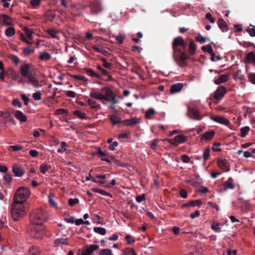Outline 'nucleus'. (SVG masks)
Masks as SVG:
<instances>
[{
  "instance_id": "obj_30",
  "label": "nucleus",
  "mask_w": 255,
  "mask_h": 255,
  "mask_svg": "<svg viewBox=\"0 0 255 255\" xmlns=\"http://www.w3.org/2000/svg\"><path fill=\"white\" fill-rule=\"evenodd\" d=\"M188 51L191 55H193L196 51V46L194 41L191 40L188 47Z\"/></svg>"
},
{
  "instance_id": "obj_35",
  "label": "nucleus",
  "mask_w": 255,
  "mask_h": 255,
  "mask_svg": "<svg viewBox=\"0 0 255 255\" xmlns=\"http://www.w3.org/2000/svg\"><path fill=\"white\" fill-rule=\"evenodd\" d=\"M28 81L35 87H40L41 86L39 81L32 75L27 78Z\"/></svg>"
},
{
  "instance_id": "obj_53",
  "label": "nucleus",
  "mask_w": 255,
  "mask_h": 255,
  "mask_svg": "<svg viewBox=\"0 0 255 255\" xmlns=\"http://www.w3.org/2000/svg\"><path fill=\"white\" fill-rule=\"evenodd\" d=\"M56 114L57 115H61L63 116H66L68 115V112L64 109H59L56 111Z\"/></svg>"
},
{
  "instance_id": "obj_61",
  "label": "nucleus",
  "mask_w": 255,
  "mask_h": 255,
  "mask_svg": "<svg viewBox=\"0 0 255 255\" xmlns=\"http://www.w3.org/2000/svg\"><path fill=\"white\" fill-rule=\"evenodd\" d=\"M12 105L14 106H17L18 108L22 107V103L20 102L18 99H14L12 101Z\"/></svg>"
},
{
  "instance_id": "obj_39",
  "label": "nucleus",
  "mask_w": 255,
  "mask_h": 255,
  "mask_svg": "<svg viewBox=\"0 0 255 255\" xmlns=\"http://www.w3.org/2000/svg\"><path fill=\"white\" fill-rule=\"evenodd\" d=\"M34 52V49L30 47H26L23 48L22 54L24 56H28Z\"/></svg>"
},
{
  "instance_id": "obj_37",
  "label": "nucleus",
  "mask_w": 255,
  "mask_h": 255,
  "mask_svg": "<svg viewBox=\"0 0 255 255\" xmlns=\"http://www.w3.org/2000/svg\"><path fill=\"white\" fill-rule=\"evenodd\" d=\"M101 60L102 62V66L109 70H111L113 68V64L111 63L108 62L106 58H102Z\"/></svg>"
},
{
  "instance_id": "obj_21",
  "label": "nucleus",
  "mask_w": 255,
  "mask_h": 255,
  "mask_svg": "<svg viewBox=\"0 0 255 255\" xmlns=\"http://www.w3.org/2000/svg\"><path fill=\"white\" fill-rule=\"evenodd\" d=\"M97 68L98 71V73H97L98 74H100L101 75V78L102 76H105L108 77V79L110 80L111 79H112V76L109 74V72L107 70L103 68L102 65L98 64L97 66Z\"/></svg>"
},
{
  "instance_id": "obj_5",
  "label": "nucleus",
  "mask_w": 255,
  "mask_h": 255,
  "mask_svg": "<svg viewBox=\"0 0 255 255\" xmlns=\"http://www.w3.org/2000/svg\"><path fill=\"white\" fill-rule=\"evenodd\" d=\"M113 91L109 87H104L100 91H95L90 93V96L93 99L101 101H106L110 97Z\"/></svg>"
},
{
  "instance_id": "obj_59",
  "label": "nucleus",
  "mask_w": 255,
  "mask_h": 255,
  "mask_svg": "<svg viewBox=\"0 0 255 255\" xmlns=\"http://www.w3.org/2000/svg\"><path fill=\"white\" fill-rule=\"evenodd\" d=\"M129 134H130V132L128 131H127L125 132L120 133L118 137L119 138H122V139L128 138Z\"/></svg>"
},
{
  "instance_id": "obj_60",
  "label": "nucleus",
  "mask_w": 255,
  "mask_h": 255,
  "mask_svg": "<svg viewBox=\"0 0 255 255\" xmlns=\"http://www.w3.org/2000/svg\"><path fill=\"white\" fill-rule=\"evenodd\" d=\"M251 26H252V28H248L247 29V32L249 33L250 35L252 37L255 36V27L253 26V25H250Z\"/></svg>"
},
{
  "instance_id": "obj_14",
  "label": "nucleus",
  "mask_w": 255,
  "mask_h": 255,
  "mask_svg": "<svg viewBox=\"0 0 255 255\" xmlns=\"http://www.w3.org/2000/svg\"><path fill=\"white\" fill-rule=\"evenodd\" d=\"M12 114L14 117L21 123H25L27 121V118L25 115L19 110H12Z\"/></svg>"
},
{
  "instance_id": "obj_50",
  "label": "nucleus",
  "mask_w": 255,
  "mask_h": 255,
  "mask_svg": "<svg viewBox=\"0 0 255 255\" xmlns=\"http://www.w3.org/2000/svg\"><path fill=\"white\" fill-rule=\"evenodd\" d=\"M209 39L206 37H203L200 34L196 38V41L200 42L201 43H205L207 40H209Z\"/></svg>"
},
{
  "instance_id": "obj_20",
  "label": "nucleus",
  "mask_w": 255,
  "mask_h": 255,
  "mask_svg": "<svg viewBox=\"0 0 255 255\" xmlns=\"http://www.w3.org/2000/svg\"><path fill=\"white\" fill-rule=\"evenodd\" d=\"M140 123L139 119L133 118L130 119H126L122 121V123L127 126H133Z\"/></svg>"
},
{
  "instance_id": "obj_29",
  "label": "nucleus",
  "mask_w": 255,
  "mask_h": 255,
  "mask_svg": "<svg viewBox=\"0 0 255 255\" xmlns=\"http://www.w3.org/2000/svg\"><path fill=\"white\" fill-rule=\"evenodd\" d=\"M64 220L68 223L73 224L75 223L76 225L80 226V219L75 220L73 216L65 217H64Z\"/></svg>"
},
{
  "instance_id": "obj_28",
  "label": "nucleus",
  "mask_w": 255,
  "mask_h": 255,
  "mask_svg": "<svg viewBox=\"0 0 255 255\" xmlns=\"http://www.w3.org/2000/svg\"><path fill=\"white\" fill-rule=\"evenodd\" d=\"M109 119L113 125L122 123L120 117L117 114H114L110 116Z\"/></svg>"
},
{
  "instance_id": "obj_40",
  "label": "nucleus",
  "mask_w": 255,
  "mask_h": 255,
  "mask_svg": "<svg viewBox=\"0 0 255 255\" xmlns=\"http://www.w3.org/2000/svg\"><path fill=\"white\" fill-rule=\"evenodd\" d=\"M250 130V128L248 126L243 127L240 129L241 134L240 136L242 137H245L248 133Z\"/></svg>"
},
{
  "instance_id": "obj_44",
  "label": "nucleus",
  "mask_w": 255,
  "mask_h": 255,
  "mask_svg": "<svg viewBox=\"0 0 255 255\" xmlns=\"http://www.w3.org/2000/svg\"><path fill=\"white\" fill-rule=\"evenodd\" d=\"M99 248V245H90L89 246L87 247L86 250H88V252L92 254L95 251L98 249Z\"/></svg>"
},
{
  "instance_id": "obj_1",
  "label": "nucleus",
  "mask_w": 255,
  "mask_h": 255,
  "mask_svg": "<svg viewBox=\"0 0 255 255\" xmlns=\"http://www.w3.org/2000/svg\"><path fill=\"white\" fill-rule=\"evenodd\" d=\"M187 43L181 36L173 39L172 43V56L177 65L181 68L187 66L186 60L189 58L185 53Z\"/></svg>"
},
{
  "instance_id": "obj_11",
  "label": "nucleus",
  "mask_w": 255,
  "mask_h": 255,
  "mask_svg": "<svg viewBox=\"0 0 255 255\" xmlns=\"http://www.w3.org/2000/svg\"><path fill=\"white\" fill-rule=\"evenodd\" d=\"M187 115L191 119L193 120L200 121L202 119L199 112L193 108H188Z\"/></svg>"
},
{
  "instance_id": "obj_63",
  "label": "nucleus",
  "mask_w": 255,
  "mask_h": 255,
  "mask_svg": "<svg viewBox=\"0 0 255 255\" xmlns=\"http://www.w3.org/2000/svg\"><path fill=\"white\" fill-rule=\"evenodd\" d=\"M10 58L16 65H17L19 62V59L16 55H11Z\"/></svg>"
},
{
  "instance_id": "obj_34",
  "label": "nucleus",
  "mask_w": 255,
  "mask_h": 255,
  "mask_svg": "<svg viewBox=\"0 0 255 255\" xmlns=\"http://www.w3.org/2000/svg\"><path fill=\"white\" fill-rule=\"evenodd\" d=\"M53 197H54V194L52 193H49V194L48 196V202H49V205L51 207L56 209L58 208V204L54 200Z\"/></svg>"
},
{
  "instance_id": "obj_46",
  "label": "nucleus",
  "mask_w": 255,
  "mask_h": 255,
  "mask_svg": "<svg viewBox=\"0 0 255 255\" xmlns=\"http://www.w3.org/2000/svg\"><path fill=\"white\" fill-rule=\"evenodd\" d=\"M94 231L101 235H105L106 234V229L102 227H95Z\"/></svg>"
},
{
  "instance_id": "obj_24",
  "label": "nucleus",
  "mask_w": 255,
  "mask_h": 255,
  "mask_svg": "<svg viewBox=\"0 0 255 255\" xmlns=\"http://www.w3.org/2000/svg\"><path fill=\"white\" fill-rule=\"evenodd\" d=\"M183 87V84L181 83H178L173 84L170 88V91L172 94L176 93L180 91Z\"/></svg>"
},
{
  "instance_id": "obj_38",
  "label": "nucleus",
  "mask_w": 255,
  "mask_h": 255,
  "mask_svg": "<svg viewBox=\"0 0 255 255\" xmlns=\"http://www.w3.org/2000/svg\"><path fill=\"white\" fill-rule=\"evenodd\" d=\"M51 168V166L50 165L47 164V163H44L40 165L39 167V170L40 172L43 173L45 174V172L50 169Z\"/></svg>"
},
{
  "instance_id": "obj_62",
  "label": "nucleus",
  "mask_w": 255,
  "mask_h": 255,
  "mask_svg": "<svg viewBox=\"0 0 255 255\" xmlns=\"http://www.w3.org/2000/svg\"><path fill=\"white\" fill-rule=\"evenodd\" d=\"M220 225V223L213 224L211 225V228L214 231H215L217 232H219L221 231V228L219 227Z\"/></svg>"
},
{
  "instance_id": "obj_22",
  "label": "nucleus",
  "mask_w": 255,
  "mask_h": 255,
  "mask_svg": "<svg viewBox=\"0 0 255 255\" xmlns=\"http://www.w3.org/2000/svg\"><path fill=\"white\" fill-rule=\"evenodd\" d=\"M12 171L17 177L21 176L24 173L23 169L18 164H14L12 166Z\"/></svg>"
},
{
  "instance_id": "obj_10",
  "label": "nucleus",
  "mask_w": 255,
  "mask_h": 255,
  "mask_svg": "<svg viewBox=\"0 0 255 255\" xmlns=\"http://www.w3.org/2000/svg\"><path fill=\"white\" fill-rule=\"evenodd\" d=\"M12 111L0 112V117H1L7 124H11L13 125H16V122L12 117Z\"/></svg>"
},
{
  "instance_id": "obj_41",
  "label": "nucleus",
  "mask_w": 255,
  "mask_h": 255,
  "mask_svg": "<svg viewBox=\"0 0 255 255\" xmlns=\"http://www.w3.org/2000/svg\"><path fill=\"white\" fill-rule=\"evenodd\" d=\"M116 96L114 92H112L110 97H109L108 99H106L107 102H112L113 104H116L118 103V100L116 98Z\"/></svg>"
},
{
  "instance_id": "obj_52",
  "label": "nucleus",
  "mask_w": 255,
  "mask_h": 255,
  "mask_svg": "<svg viewBox=\"0 0 255 255\" xmlns=\"http://www.w3.org/2000/svg\"><path fill=\"white\" fill-rule=\"evenodd\" d=\"M24 32L27 37L29 40H31L32 39V31L29 28L25 27L24 29Z\"/></svg>"
},
{
  "instance_id": "obj_47",
  "label": "nucleus",
  "mask_w": 255,
  "mask_h": 255,
  "mask_svg": "<svg viewBox=\"0 0 255 255\" xmlns=\"http://www.w3.org/2000/svg\"><path fill=\"white\" fill-rule=\"evenodd\" d=\"M8 149L13 151H16L22 150L23 147L20 145H10L8 147Z\"/></svg>"
},
{
  "instance_id": "obj_64",
  "label": "nucleus",
  "mask_w": 255,
  "mask_h": 255,
  "mask_svg": "<svg viewBox=\"0 0 255 255\" xmlns=\"http://www.w3.org/2000/svg\"><path fill=\"white\" fill-rule=\"evenodd\" d=\"M248 78L252 83L255 85V73H251L248 76Z\"/></svg>"
},
{
  "instance_id": "obj_45",
  "label": "nucleus",
  "mask_w": 255,
  "mask_h": 255,
  "mask_svg": "<svg viewBox=\"0 0 255 255\" xmlns=\"http://www.w3.org/2000/svg\"><path fill=\"white\" fill-rule=\"evenodd\" d=\"M210 155V148L209 147L206 148L203 154V160L204 161H206L207 159H208Z\"/></svg>"
},
{
  "instance_id": "obj_31",
  "label": "nucleus",
  "mask_w": 255,
  "mask_h": 255,
  "mask_svg": "<svg viewBox=\"0 0 255 255\" xmlns=\"http://www.w3.org/2000/svg\"><path fill=\"white\" fill-rule=\"evenodd\" d=\"M233 182V179L232 178H229V179L224 184L225 190H227L228 189H234L235 188V186Z\"/></svg>"
},
{
  "instance_id": "obj_8",
  "label": "nucleus",
  "mask_w": 255,
  "mask_h": 255,
  "mask_svg": "<svg viewBox=\"0 0 255 255\" xmlns=\"http://www.w3.org/2000/svg\"><path fill=\"white\" fill-rule=\"evenodd\" d=\"M32 68V65L29 63H25L22 64L20 68L21 75L26 78H28L32 75L30 69Z\"/></svg>"
},
{
  "instance_id": "obj_58",
  "label": "nucleus",
  "mask_w": 255,
  "mask_h": 255,
  "mask_svg": "<svg viewBox=\"0 0 255 255\" xmlns=\"http://www.w3.org/2000/svg\"><path fill=\"white\" fill-rule=\"evenodd\" d=\"M41 92L40 91H37L33 94L32 97L34 100L39 101L41 99Z\"/></svg>"
},
{
  "instance_id": "obj_32",
  "label": "nucleus",
  "mask_w": 255,
  "mask_h": 255,
  "mask_svg": "<svg viewBox=\"0 0 255 255\" xmlns=\"http://www.w3.org/2000/svg\"><path fill=\"white\" fill-rule=\"evenodd\" d=\"M92 190L95 193H99L101 194V195L109 196L111 198L113 197V195L112 194L107 192L106 191H105L104 190L99 189V188H93L92 189Z\"/></svg>"
},
{
  "instance_id": "obj_15",
  "label": "nucleus",
  "mask_w": 255,
  "mask_h": 255,
  "mask_svg": "<svg viewBox=\"0 0 255 255\" xmlns=\"http://www.w3.org/2000/svg\"><path fill=\"white\" fill-rule=\"evenodd\" d=\"M81 176H82V179H81V180L82 182H84L86 181H88L91 179L92 181L95 183L101 184H103L105 183V181L96 180L95 178H93L91 176L90 173L87 174V173H85L84 171H83L82 172H81Z\"/></svg>"
},
{
  "instance_id": "obj_4",
  "label": "nucleus",
  "mask_w": 255,
  "mask_h": 255,
  "mask_svg": "<svg viewBox=\"0 0 255 255\" xmlns=\"http://www.w3.org/2000/svg\"><path fill=\"white\" fill-rule=\"evenodd\" d=\"M30 194L29 189L25 187H21L17 189L13 196V202L25 205L26 200Z\"/></svg>"
},
{
  "instance_id": "obj_13",
  "label": "nucleus",
  "mask_w": 255,
  "mask_h": 255,
  "mask_svg": "<svg viewBox=\"0 0 255 255\" xmlns=\"http://www.w3.org/2000/svg\"><path fill=\"white\" fill-rule=\"evenodd\" d=\"M217 164L224 171H229L230 170V163L226 159L218 158L217 159Z\"/></svg>"
},
{
  "instance_id": "obj_54",
  "label": "nucleus",
  "mask_w": 255,
  "mask_h": 255,
  "mask_svg": "<svg viewBox=\"0 0 255 255\" xmlns=\"http://www.w3.org/2000/svg\"><path fill=\"white\" fill-rule=\"evenodd\" d=\"M155 114V111L153 109H149L145 113V118L150 119L151 117Z\"/></svg>"
},
{
  "instance_id": "obj_9",
  "label": "nucleus",
  "mask_w": 255,
  "mask_h": 255,
  "mask_svg": "<svg viewBox=\"0 0 255 255\" xmlns=\"http://www.w3.org/2000/svg\"><path fill=\"white\" fill-rule=\"evenodd\" d=\"M187 140V136L182 134H179L176 135L174 138L167 139V141L170 144L177 146L179 143L185 142Z\"/></svg>"
},
{
  "instance_id": "obj_17",
  "label": "nucleus",
  "mask_w": 255,
  "mask_h": 255,
  "mask_svg": "<svg viewBox=\"0 0 255 255\" xmlns=\"http://www.w3.org/2000/svg\"><path fill=\"white\" fill-rule=\"evenodd\" d=\"M97 154L98 155L99 157L101 158L102 160L106 161L108 163L111 162V161L109 159L110 157L112 159H114L113 156H109L106 152L102 151L101 148L100 147L97 148Z\"/></svg>"
},
{
  "instance_id": "obj_33",
  "label": "nucleus",
  "mask_w": 255,
  "mask_h": 255,
  "mask_svg": "<svg viewBox=\"0 0 255 255\" xmlns=\"http://www.w3.org/2000/svg\"><path fill=\"white\" fill-rule=\"evenodd\" d=\"M88 104L90 107L93 109H95L96 110H100L101 109V105L94 99H89Z\"/></svg>"
},
{
  "instance_id": "obj_6",
  "label": "nucleus",
  "mask_w": 255,
  "mask_h": 255,
  "mask_svg": "<svg viewBox=\"0 0 255 255\" xmlns=\"http://www.w3.org/2000/svg\"><path fill=\"white\" fill-rule=\"evenodd\" d=\"M45 234V227L43 225L32 224L29 232L30 236L32 238L40 239L44 237Z\"/></svg>"
},
{
  "instance_id": "obj_16",
  "label": "nucleus",
  "mask_w": 255,
  "mask_h": 255,
  "mask_svg": "<svg viewBox=\"0 0 255 255\" xmlns=\"http://www.w3.org/2000/svg\"><path fill=\"white\" fill-rule=\"evenodd\" d=\"M210 119L212 121H213L215 122H217L218 123H220V124H221L223 125H225L226 126H228L230 124L229 121L227 119H226L222 116H211Z\"/></svg>"
},
{
  "instance_id": "obj_3",
  "label": "nucleus",
  "mask_w": 255,
  "mask_h": 255,
  "mask_svg": "<svg viewBox=\"0 0 255 255\" xmlns=\"http://www.w3.org/2000/svg\"><path fill=\"white\" fill-rule=\"evenodd\" d=\"M27 208L24 204L13 202L11 206V214L12 219L17 221L26 214Z\"/></svg>"
},
{
  "instance_id": "obj_55",
  "label": "nucleus",
  "mask_w": 255,
  "mask_h": 255,
  "mask_svg": "<svg viewBox=\"0 0 255 255\" xmlns=\"http://www.w3.org/2000/svg\"><path fill=\"white\" fill-rule=\"evenodd\" d=\"M67 144L65 142L62 141L61 143V148L58 149L57 152L59 153H63L66 150Z\"/></svg>"
},
{
  "instance_id": "obj_19",
  "label": "nucleus",
  "mask_w": 255,
  "mask_h": 255,
  "mask_svg": "<svg viewBox=\"0 0 255 255\" xmlns=\"http://www.w3.org/2000/svg\"><path fill=\"white\" fill-rule=\"evenodd\" d=\"M201 49L204 52H208V53L210 54L211 60L212 61H215V54L214 53L213 48L210 45H204L202 46Z\"/></svg>"
},
{
  "instance_id": "obj_42",
  "label": "nucleus",
  "mask_w": 255,
  "mask_h": 255,
  "mask_svg": "<svg viewBox=\"0 0 255 255\" xmlns=\"http://www.w3.org/2000/svg\"><path fill=\"white\" fill-rule=\"evenodd\" d=\"M15 29L12 27L7 28L5 31V34L8 37L13 36L15 34Z\"/></svg>"
},
{
  "instance_id": "obj_7",
  "label": "nucleus",
  "mask_w": 255,
  "mask_h": 255,
  "mask_svg": "<svg viewBox=\"0 0 255 255\" xmlns=\"http://www.w3.org/2000/svg\"><path fill=\"white\" fill-rule=\"evenodd\" d=\"M91 13L94 15L100 14L103 11V7L101 3L98 0H95L93 1L90 5Z\"/></svg>"
},
{
  "instance_id": "obj_12",
  "label": "nucleus",
  "mask_w": 255,
  "mask_h": 255,
  "mask_svg": "<svg viewBox=\"0 0 255 255\" xmlns=\"http://www.w3.org/2000/svg\"><path fill=\"white\" fill-rule=\"evenodd\" d=\"M226 89L224 86H219L213 93V98L220 100L226 93Z\"/></svg>"
},
{
  "instance_id": "obj_23",
  "label": "nucleus",
  "mask_w": 255,
  "mask_h": 255,
  "mask_svg": "<svg viewBox=\"0 0 255 255\" xmlns=\"http://www.w3.org/2000/svg\"><path fill=\"white\" fill-rule=\"evenodd\" d=\"M229 75L228 74H223L214 81V83L216 85H220L228 81Z\"/></svg>"
},
{
  "instance_id": "obj_51",
  "label": "nucleus",
  "mask_w": 255,
  "mask_h": 255,
  "mask_svg": "<svg viewBox=\"0 0 255 255\" xmlns=\"http://www.w3.org/2000/svg\"><path fill=\"white\" fill-rule=\"evenodd\" d=\"M99 255H112V252L109 249H102L100 251Z\"/></svg>"
},
{
  "instance_id": "obj_18",
  "label": "nucleus",
  "mask_w": 255,
  "mask_h": 255,
  "mask_svg": "<svg viewBox=\"0 0 255 255\" xmlns=\"http://www.w3.org/2000/svg\"><path fill=\"white\" fill-rule=\"evenodd\" d=\"M13 20L11 18L6 15V14H1L0 15V22H1L2 24L9 26L12 25Z\"/></svg>"
},
{
  "instance_id": "obj_36",
  "label": "nucleus",
  "mask_w": 255,
  "mask_h": 255,
  "mask_svg": "<svg viewBox=\"0 0 255 255\" xmlns=\"http://www.w3.org/2000/svg\"><path fill=\"white\" fill-rule=\"evenodd\" d=\"M246 60L248 63L253 62L255 64V53L253 52H249L246 56Z\"/></svg>"
},
{
  "instance_id": "obj_26",
  "label": "nucleus",
  "mask_w": 255,
  "mask_h": 255,
  "mask_svg": "<svg viewBox=\"0 0 255 255\" xmlns=\"http://www.w3.org/2000/svg\"><path fill=\"white\" fill-rule=\"evenodd\" d=\"M219 27L223 31H227L228 30V25L222 18H220L217 22Z\"/></svg>"
},
{
  "instance_id": "obj_2",
  "label": "nucleus",
  "mask_w": 255,
  "mask_h": 255,
  "mask_svg": "<svg viewBox=\"0 0 255 255\" xmlns=\"http://www.w3.org/2000/svg\"><path fill=\"white\" fill-rule=\"evenodd\" d=\"M48 219L47 212L41 209L33 210L30 215V220L32 224L43 225Z\"/></svg>"
},
{
  "instance_id": "obj_57",
  "label": "nucleus",
  "mask_w": 255,
  "mask_h": 255,
  "mask_svg": "<svg viewBox=\"0 0 255 255\" xmlns=\"http://www.w3.org/2000/svg\"><path fill=\"white\" fill-rule=\"evenodd\" d=\"M79 199L78 198H70L68 200V204L70 206H73L78 203Z\"/></svg>"
},
{
  "instance_id": "obj_25",
  "label": "nucleus",
  "mask_w": 255,
  "mask_h": 255,
  "mask_svg": "<svg viewBox=\"0 0 255 255\" xmlns=\"http://www.w3.org/2000/svg\"><path fill=\"white\" fill-rule=\"evenodd\" d=\"M215 131L214 130H210L207 132H205L204 134L201 135V139L204 140L205 139L206 140H211L213 138L214 136L215 135Z\"/></svg>"
},
{
  "instance_id": "obj_56",
  "label": "nucleus",
  "mask_w": 255,
  "mask_h": 255,
  "mask_svg": "<svg viewBox=\"0 0 255 255\" xmlns=\"http://www.w3.org/2000/svg\"><path fill=\"white\" fill-rule=\"evenodd\" d=\"M3 178L6 183H9L12 180V175L10 173H6L3 175Z\"/></svg>"
},
{
  "instance_id": "obj_48",
  "label": "nucleus",
  "mask_w": 255,
  "mask_h": 255,
  "mask_svg": "<svg viewBox=\"0 0 255 255\" xmlns=\"http://www.w3.org/2000/svg\"><path fill=\"white\" fill-rule=\"evenodd\" d=\"M94 49L99 53H102L105 56H108L110 54L108 51L102 48H100L98 47H94Z\"/></svg>"
},
{
  "instance_id": "obj_43",
  "label": "nucleus",
  "mask_w": 255,
  "mask_h": 255,
  "mask_svg": "<svg viewBox=\"0 0 255 255\" xmlns=\"http://www.w3.org/2000/svg\"><path fill=\"white\" fill-rule=\"evenodd\" d=\"M87 73L91 77H97L98 78H101V75L100 74H98L97 73L91 69H87Z\"/></svg>"
},
{
  "instance_id": "obj_49",
  "label": "nucleus",
  "mask_w": 255,
  "mask_h": 255,
  "mask_svg": "<svg viewBox=\"0 0 255 255\" xmlns=\"http://www.w3.org/2000/svg\"><path fill=\"white\" fill-rule=\"evenodd\" d=\"M67 239H57L55 241V244L57 246H60L61 245H67Z\"/></svg>"
},
{
  "instance_id": "obj_27",
  "label": "nucleus",
  "mask_w": 255,
  "mask_h": 255,
  "mask_svg": "<svg viewBox=\"0 0 255 255\" xmlns=\"http://www.w3.org/2000/svg\"><path fill=\"white\" fill-rule=\"evenodd\" d=\"M51 58V54L46 51L40 53L39 56V59L42 61H47Z\"/></svg>"
}]
</instances>
